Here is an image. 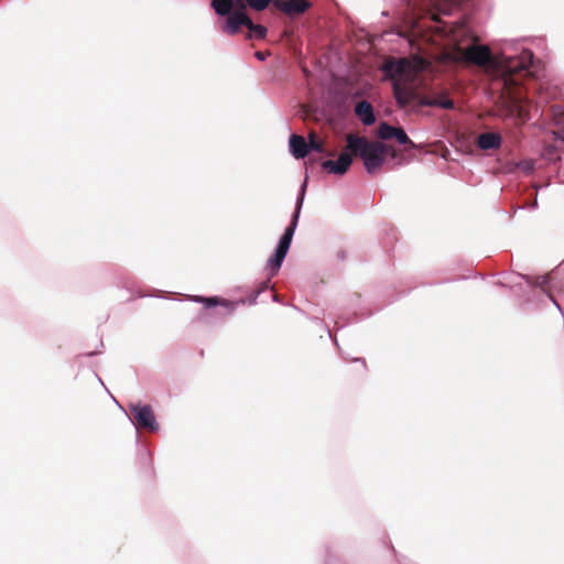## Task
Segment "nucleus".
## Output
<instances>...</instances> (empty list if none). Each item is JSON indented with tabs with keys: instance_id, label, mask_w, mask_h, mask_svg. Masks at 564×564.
Wrapping results in <instances>:
<instances>
[{
	"instance_id": "obj_1",
	"label": "nucleus",
	"mask_w": 564,
	"mask_h": 564,
	"mask_svg": "<svg viewBox=\"0 0 564 564\" xmlns=\"http://www.w3.org/2000/svg\"><path fill=\"white\" fill-rule=\"evenodd\" d=\"M533 63V53L523 51L519 56L506 58L503 70V86L507 96V109L510 115H517L519 119L527 120L528 113L523 108V93L519 86V77L522 74H530V67Z\"/></svg>"
},
{
	"instance_id": "obj_2",
	"label": "nucleus",
	"mask_w": 564,
	"mask_h": 564,
	"mask_svg": "<svg viewBox=\"0 0 564 564\" xmlns=\"http://www.w3.org/2000/svg\"><path fill=\"white\" fill-rule=\"evenodd\" d=\"M382 70L388 78L393 80V95L399 107L409 106L416 98L411 63L406 58L388 59L384 62Z\"/></svg>"
},
{
	"instance_id": "obj_3",
	"label": "nucleus",
	"mask_w": 564,
	"mask_h": 564,
	"mask_svg": "<svg viewBox=\"0 0 564 564\" xmlns=\"http://www.w3.org/2000/svg\"><path fill=\"white\" fill-rule=\"evenodd\" d=\"M346 149L360 156L368 173H375L383 163L386 154L397 156V151L382 142L369 141L352 133L346 135Z\"/></svg>"
},
{
	"instance_id": "obj_4",
	"label": "nucleus",
	"mask_w": 564,
	"mask_h": 564,
	"mask_svg": "<svg viewBox=\"0 0 564 564\" xmlns=\"http://www.w3.org/2000/svg\"><path fill=\"white\" fill-rule=\"evenodd\" d=\"M464 0H410L414 14L417 17L431 15L435 22H440L438 14H449L454 7L459 6Z\"/></svg>"
},
{
	"instance_id": "obj_5",
	"label": "nucleus",
	"mask_w": 564,
	"mask_h": 564,
	"mask_svg": "<svg viewBox=\"0 0 564 564\" xmlns=\"http://www.w3.org/2000/svg\"><path fill=\"white\" fill-rule=\"evenodd\" d=\"M130 411L133 414V423L138 429H147L156 431L159 424L156 423L153 410L150 405L131 404Z\"/></svg>"
},
{
	"instance_id": "obj_6",
	"label": "nucleus",
	"mask_w": 564,
	"mask_h": 564,
	"mask_svg": "<svg viewBox=\"0 0 564 564\" xmlns=\"http://www.w3.org/2000/svg\"><path fill=\"white\" fill-rule=\"evenodd\" d=\"M463 58L478 66H485L491 61V52L487 46L484 45H471L465 50H462Z\"/></svg>"
},
{
	"instance_id": "obj_7",
	"label": "nucleus",
	"mask_w": 564,
	"mask_h": 564,
	"mask_svg": "<svg viewBox=\"0 0 564 564\" xmlns=\"http://www.w3.org/2000/svg\"><path fill=\"white\" fill-rule=\"evenodd\" d=\"M354 153L349 150L339 154L337 160H326L322 163L323 170L336 175L345 174L352 163Z\"/></svg>"
},
{
	"instance_id": "obj_8",
	"label": "nucleus",
	"mask_w": 564,
	"mask_h": 564,
	"mask_svg": "<svg viewBox=\"0 0 564 564\" xmlns=\"http://www.w3.org/2000/svg\"><path fill=\"white\" fill-rule=\"evenodd\" d=\"M251 24V19L242 11H232L227 15V20L224 23L223 32L234 35L237 34L242 25L248 28Z\"/></svg>"
},
{
	"instance_id": "obj_9",
	"label": "nucleus",
	"mask_w": 564,
	"mask_h": 564,
	"mask_svg": "<svg viewBox=\"0 0 564 564\" xmlns=\"http://www.w3.org/2000/svg\"><path fill=\"white\" fill-rule=\"evenodd\" d=\"M308 0H274V7L288 15H300L311 8Z\"/></svg>"
},
{
	"instance_id": "obj_10",
	"label": "nucleus",
	"mask_w": 564,
	"mask_h": 564,
	"mask_svg": "<svg viewBox=\"0 0 564 564\" xmlns=\"http://www.w3.org/2000/svg\"><path fill=\"white\" fill-rule=\"evenodd\" d=\"M302 203H303V195L300 197V199L297 200V204H296V208H295V212L293 214V217H292V220H291V224L288 226V228L285 229L284 234L282 235V237L280 238V241H279V245H278V248L279 249H282L284 251H289L290 249V246H291V242H292V238H293V235H294V231H295V228L297 226V221H299V217H300V210H301V207H302Z\"/></svg>"
},
{
	"instance_id": "obj_11",
	"label": "nucleus",
	"mask_w": 564,
	"mask_h": 564,
	"mask_svg": "<svg viewBox=\"0 0 564 564\" xmlns=\"http://www.w3.org/2000/svg\"><path fill=\"white\" fill-rule=\"evenodd\" d=\"M195 302L204 304L206 308L214 307V306H223L226 308L228 314H231L235 311L236 304L231 301H228L226 299H221L218 296H212V297H204V296H195Z\"/></svg>"
},
{
	"instance_id": "obj_12",
	"label": "nucleus",
	"mask_w": 564,
	"mask_h": 564,
	"mask_svg": "<svg viewBox=\"0 0 564 564\" xmlns=\"http://www.w3.org/2000/svg\"><path fill=\"white\" fill-rule=\"evenodd\" d=\"M355 113L366 126H370L376 121L373 108L371 104L367 100H361L357 102L355 107Z\"/></svg>"
},
{
	"instance_id": "obj_13",
	"label": "nucleus",
	"mask_w": 564,
	"mask_h": 564,
	"mask_svg": "<svg viewBox=\"0 0 564 564\" xmlns=\"http://www.w3.org/2000/svg\"><path fill=\"white\" fill-rule=\"evenodd\" d=\"M290 148H291L292 154L296 159H303L308 153L307 142L305 141V139L303 137L297 135V134L291 135V138H290Z\"/></svg>"
},
{
	"instance_id": "obj_14",
	"label": "nucleus",
	"mask_w": 564,
	"mask_h": 564,
	"mask_svg": "<svg viewBox=\"0 0 564 564\" xmlns=\"http://www.w3.org/2000/svg\"><path fill=\"white\" fill-rule=\"evenodd\" d=\"M477 143L482 150L497 149L500 147L501 138L497 133L486 132L478 135Z\"/></svg>"
},
{
	"instance_id": "obj_15",
	"label": "nucleus",
	"mask_w": 564,
	"mask_h": 564,
	"mask_svg": "<svg viewBox=\"0 0 564 564\" xmlns=\"http://www.w3.org/2000/svg\"><path fill=\"white\" fill-rule=\"evenodd\" d=\"M235 0H212V8L220 17H226L232 12Z\"/></svg>"
},
{
	"instance_id": "obj_16",
	"label": "nucleus",
	"mask_w": 564,
	"mask_h": 564,
	"mask_svg": "<svg viewBox=\"0 0 564 564\" xmlns=\"http://www.w3.org/2000/svg\"><path fill=\"white\" fill-rule=\"evenodd\" d=\"M286 253V251L276 248L274 254L269 259L268 267L271 270L272 275H274L281 268Z\"/></svg>"
},
{
	"instance_id": "obj_17",
	"label": "nucleus",
	"mask_w": 564,
	"mask_h": 564,
	"mask_svg": "<svg viewBox=\"0 0 564 564\" xmlns=\"http://www.w3.org/2000/svg\"><path fill=\"white\" fill-rule=\"evenodd\" d=\"M419 104L421 106L440 107L443 109H453L454 108L453 101L438 102V98H434V97H422L420 99Z\"/></svg>"
},
{
	"instance_id": "obj_18",
	"label": "nucleus",
	"mask_w": 564,
	"mask_h": 564,
	"mask_svg": "<svg viewBox=\"0 0 564 564\" xmlns=\"http://www.w3.org/2000/svg\"><path fill=\"white\" fill-rule=\"evenodd\" d=\"M397 130V127H392L388 124L387 122H381L378 127V137L381 140H390L394 138V132Z\"/></svg>"
},
{
	"instance_id": "obj_19",
	"label": "nucleus",
	"mask_w": 564,
	"mask_h": 564,
	"mask_svg": "<svg viewBox=\"0 0 564 564\" xmlns=\"http://www.w3.org/2000/svg\"><path fill=\"white\" fill-rule=\"evenodd\" d=\"M248 29L250 31V33L248 34V39L262 40L265 37L267 29L263 25L254 24L251 21V24H248Z\"/></svg>"
},
{
	"instance_id": "obj_20",
	"label": "nucleus",
	"mask_w": 564,
	"mask_h": 564,
	"mask_svg": "<svg viewBox=\"0 0 564 564\" xmlns=\"http://www.w3.org/2000/svg\"><path fill=\"white\" fill-rule=\"evenodd\" d=\"M400 144L409 145V148H415V144L408 137L402 128H397L394 132V138Z\"/></svg>"
},
{
	"instance_id": "obj_21",
	"label": "nucleus",
	"mask_w": 564,
	"mask_h": 564,
	"mask_svg": "<svg viewBox=\"0 0 564 564\" xmlns=\"http://www.w3.org/2000/svg\"><path fill=\"white\" fill-rule=\"evenodd\" d=\"M307 145H308V151L310 150H314V151H317V152H323L324 151V144H323V142L321 140H318V138H317L315 132H311L308 134Z\"/></svg>"
},
{
	"instance_id": "obj_22",
	"label": "nucleus",
	"mask_w": 564,
	"mask_h": 564,
	"mask_svg": "<svg viewBox=\"0 0 564 564\" xmlns=\"http://www.w3.org/2000/svg\"><path fill=\"white\" fill-rule=\"evenodd\" d=\"M274 0H247L248 7L254 11H263Z\"/></svg>"
},
{
	"instance_id": "obj_23",
	"label": "nucleus",
	"mask_w": 564,
	"mask_h": 564,
	"mask_svg": "<svg viewBox=\"0 0 564 564\" xmlns=\"http://www.w3.org/2000/svg\"><path fill=\"white\" fill-rule=\"evenodd\" d=\"M249 8L247 0H235V6L232 11H242L245 12L246 9Z\"/></svg>"
},
{
	"instance_id": "obj_24",
	"label": "nucleus",
	"mask_w": 564,
	"mask_h": 564,
	"mask_svg": "<svg viewBox=\"0 0 564 564\" xmlns=\"http://www.w3.org/2000/svg\"><path fill=\"white\" fill-rule=\"evenodd\" d=\"M549 280H550V275L539 276L536 279L535 284L539 285L542 289H545V286L549 284Z\"/></svg>"
},
{
	"instance_id": "obj_25",
	"label": "nucleus",
	"mask_w": 564,
	"mask_h": 564,
	"mask_svg": "<svg viewBox=\"0 0 564 564\" xmlns=\"http://www.w3.org/2000/svg\"><path fill=\"white\" fill-rule=\"evenodd\" d=\"M254 55H256V57H257L258 59H260V61H264V59H265V57H267V55H268V53H265V52H260V51H259V52H256V54H254Z\"/></svg>"
},
{
	"instance_id": "obj_26",
	"label": "nucleus",
	"mask_w": 564,
	"mask_h": 564,
	"mask_svg": "<svg viewBox=\"0 0 564 564\" xmlns=\"http://www.w3.org/2000/svg\"><path fill=\"white\" fill-rule=\"evenodd\" d=\"M434 98H438V102L453 101L452 99H449L445 95H438V96H435Z\"/></svg>"
}]
</instances>
